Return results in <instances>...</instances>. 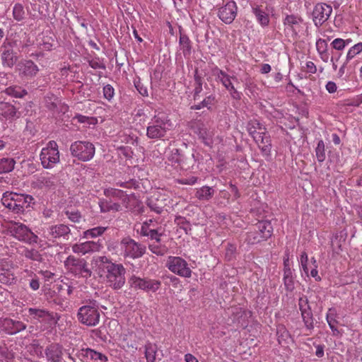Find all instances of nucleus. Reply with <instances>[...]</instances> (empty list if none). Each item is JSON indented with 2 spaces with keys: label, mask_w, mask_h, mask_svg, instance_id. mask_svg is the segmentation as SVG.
I'll list each match as a JSON object with an SVG mask.
<instances>
[{
  "label": "nucleus",
  "mask_w": 362,
  "mask_h": 362,
  "mask_svg": "<svg viewBox=\"0 0 362 362\" xmlns=\"http://www.w3.org/2000/svg\"><path fill=\"white\" fill-rule=\"evenodd\" d=\"M99 261L106 264L105 280L107 284L113 289H120L125 284L126 269L121 264H115L108 261L105 256L100 257Z\"/></svg>",
  "instance_id": "nucleus-1"
},
{
  "label": "nucleus",
  "mask_w": 362,
  "mask_h": 362,
  "mask_svg": "<svg viewBox=\"0 0 362 362\" xmlns=\"http://www.w3.org/2000/svg\"><path fill=\"white\" fill-rule=\"evenodd\" d=\"M32 200L33 197L30 195L12 192L4 193L1 198L3 205L17 214L23 212L29 206Z\"/></svg>",
  "instance_id": "nucleus-2"
},
{
  "label": "nucleus",
  "mask_w": 362,
  "mask_h": 362,
  "mask_svg": "<svg viewBox=\"0 0 362 362\" xmlns=\"http://www.w3.org/2000/svg\"><path fill=\"white\" fill-rule=\"evenodd\" d=\"M41 164L44 168H53L60 160V154L56 141H50L42 148L40 155Z\"/></svg>",
  "instance_id": "nucleus-3"
},
{
  "label": "nucleus",
  "mask_w": 362,
  "mask_h": 362,
  "mask_svg": "<svg viewBox=\"0 0 362 362\" xmlns=\"http://www.w3.org/2000/svg\"><path fill=\"white\" fill-rule=\"evenodd\" d=\"M171 127L172 124L166 117L156 116L147 127L146 135L150 139H160Z\"/></svg>",
  "instance_id": "nucleus-4"
},
{
  "label": "nucleus",
  "mask_w": 362,
  "mask_h": 362,
  "mask_svg": "<svg viewBox=\"0 0 362 362\" xmlns=\"http://www.w3.org/2000/svg\"><path fill=\"white\" fill-rule=\"evenodd\" d=\"M9 233L17 240L28 243L33 244L37 243L38 236L36 235L25 225L21 223H13L8 227Z\"/></svg>",
  "instance_id": "nucleus-5"
},
{
  "label": "nucleus",
  "mask_w": 362,
  "mask_h": 362,
  "mask_svg": "<svg viewBox=\"0 0 362 362\" xmlns=\"http://www.w3.org/2000/svg\"><path fill=\"white\" fill-rule=\"evenodd\" d=\"M66 270L77 277L88 278L91 275V271L88 268L84 259L69 256L64 261Z\"/></svg>",
  "instance_id": "nucleus-6"
},
{
  "label": "nucleus",
  "mask_w": 362,
  "mask_h": 362,
  "mask_svg": "<svg viewBox=\"0 0 362 362\" xmlns=\"http://www.w3.org/2000/svg\"><path fill=\"white\" fill-rule=\"evenodd\" d=\"M70 151L71 155L78 160L88 161L95 155V146L88 141H77L71 144Z\"/></svg>",
  "instance_id": "nucleus-7"
},
{
  "label": "nucleus",
  "mask_w": 362,
  "mask_h": 362,
  "mask_svg": "<svg viewBox=\"0 0 362 362\" xmlns=\"http://www.w3.org/2000/svg\"><path fill=\"white\" fill-rule=\"evenodd\" d=\"M104 194L108 198L120 201L123 206L127 209H132L138 203V199L134 194H127L122 189L107 188L104 190Z\"/></svg>",
  "instance_id": "nucleus-8"
},
{
  "label": "nucleus",
  "mask_w": 362,
  "mask_h": 362,
  "mask_svg": "<svg viewBox=\"0 0 362 362\" xmlns=\"http://www.w3.org/2000/svg\"><path fill=\"white\" fill-rule=\"evenodd\" d=\"M98 308L94 304L81 307L78 311V320L83 325L93 327L100 321Z\"/></svg>",
  "instance_id": "nucleus-9"
},
{
  "label": "nucleus",
  "mask_w": 362,
  "mask_h": 362,
  "mask_svg": "<svg viewBox=\"0 0 362 362\" xmlns=\"http://www.w3.org/2000/svg\"><path fill=\"white\" fill-rule=\"evenodd\" d=\"M119 247L120 255L132 259L141 257L146 250L144 246L138 244L134 240L129 238H124L119 243Z\"/></svg>",
  "instance_id": "nucleus-10"
},
{
  "label": "nucleus",
  "mask_w": 362,
  "mask_h": 362,
  "mask_svg": "<svg viewBox=\"0 0 362 362\" xmlns=\"http://www.w3.org/2000/svg\"><path fill=\"white\" fill-rule=\"evenodd\" d=\"M128 282L132 288L146 292H156L161 285V282L158 280L141 278L135 275H132Z\"/></svg>",
  "instance_id": "nucleus-11"
},
{
  "label": "nucleus",
  "mask_w": 362,
  "mask_h": 362,
  "mask_svg": "<svg viewBox=\"0 0 362 362\" xmlns=\"http://www.w3.org/2000/svg\"><path fill=\"white\" fill-rule=\"evenodd\" d=\"M166 267L171 272L182 277L189 278L192 276V270L187 262L180 257L170 256Z\"/></svg>",
  "instance_id": "nucleus-12"
},
{
  "label": "nucleus",
  "mask_w": 362,
  "mask_h": 362,
  "mask_svg": "<svg viewBox=\"0 0 362 362\" xmlns=\"http://www.w3.org/2000/svg\"><path fill=\"white\" fill-rule=\"evenodd\" d=\"M214 74L216 76L218 81L222 83L226 89L230 93L231 97L235 100H240L241 98L242 93L238 91L233 84V80L236 79L234 76H230L223 71L216 69L214 71Z\"/></svg>",
  "instance_id": "nucleus-13"
},
{
  "label": "nucleus",
  "mask_w": 362,
  "mask_h": 362,
  "mask_svg": "<svg viewBox=\"0 0 362 362\" xmlns=\"http://www.w3.org/2000/svg\"><path fill=\"white\" fill-rule=\"evenodd\" d=\"M332 12L331 6L326 4H317L313 11V20L317 27L322 25L327 21Z\"/></svg>",
  "instance_id": "nucleus-14"
},
{
  "label": "nucleus",
  "mask_w": 362,
  "mask_h": 362,
  "mask_svg": "<svg viewBox=\"0 0 362 362\" xmlns=\"http://www.w3.org/2000/svg\"><path fill=\"white\" fill-rule=\"evenodd\" d=\"M219 18L225 23H231L237 15V6L235 1H230L218 9Z\"/></svg>",
  "instance_id": "nucleus-15"
},
{
  "label": "nucleus",
  "mask_w": 362,
  "mask_h": 362,
  "mask_svg": "<svg viewBox=\"0 0 362 362\" xmlns=\"http://www.w3.org/2000/svg\"><path fill=\"white\" fill-rule=\"evenodd\" d=\"M17 69L19 76L23 78H31L35 77L38 71L39 68L31 60H22L17 64Z\"/></svg>",
  "instance_id": "nucleus-16"
},
{
  "label": "nucleus",
  "mask_w": 362,
  "mask_h": 362,
  "mask_svg": "<svg viewBox=\"0 0 362 362\" xmlns=\"http://www.w3.org/2000/svg\"><path fill=\"white\" fill-rule=\"evenodd\" d=\"M302 18L296 15H287L284 19V30L287 35L296 37L298 35Z\"/></svg>",
  "instance_id": "nucleus-17"
},
{
  "label": "nucleus",
  "mask_w": 362,
  "mask_h": 362,
  "mask_svg": "<svg viewBox=\"0 0 362 362\" xmlns=\"http://www.w3.org/2000/svg\"><path fill=\"white\" fill-rule=\"evenodd\" d=\"M12 262L8 259H2L0 262V282L4 284H11L15 280L13 273L9 270L12 268Z\"/></svg>",
  "instance_id": "nucleus-18"
},
{
  "label": "nucleus",
  "mask_w": 362,
  "mask_h": 362,
  "mask_svg": "<svg viewBox=\"0 0 362 362\" xmlns=\"http://www.w3.org/2000/svg\"><path fill=\"white\" fill-rule=\"evenodd\" d=\"M28 313L33 318L45 324L52 325L55 322L53 314L44 309L30 308Z\"/></svg>",
  "instance_id": "nucleus-19"
},
{
  "label": "nucleus",
  "mask_w": 362,
  "mask_h": 362,
  "mask_svg": "<svg viewBox=\"0 0 362 362\" xmlns=\"http://www.w3.org/2000/svg\"><path fill=\"white\" fill-rule=\"evenodd\" d=\"M99 242L86 241L80 244H75L72 246L74 253L86 255L88 252L99 251L101 248Z\"/></svg>",
  "instance_id": "nucleus-20"
},
{
  "label": "nucleus",
  "mask_w": 362,
  "mask_h": 362,
  "mask_svg": "<svg viewBox=\"0 0 362 362\" xmlns=\"http://www.w3.org/2000/svg\"><path fill=\"white\" fill-rule=\"evenodd\" d=\"M252 13L259 25L264 28L269 23V8L267 6L255 5L252 6Z\"/></svg>",
  "instance_id": "nucleus-21"
},
{
  "label": "nucleus",
  "mask_w": 362,
  "mask_h": 362,
  "mask_svg": "<svg viewBox=\"0 0 362 362\" xmlns=\"http://www.w3.org/2000/svg\"><path fill=\"white\" fill-rule=\"evenodd\" d=\"M259 139H254L255 143L257 144L260 149L262 154L264 156H269L271 155L272 150V142L270 136L267 134L266 132L262 133Z\"/></svg>",
  "instance_id": "nucleus-22"
},
{
  "label": "nucleus",
  "mask_w": 362,
  "mask_h": 362,
  "mask_svg": "<svg viewBox=\"0 0 362 362\" xmlns=\"http://www.w3.org/2000/svg\"><path fill=\"white\" fill-rule=\"evenodd\" d=\"M70 233V228L64 224H58L49 226L47 229V235L54 238H66Z\"/></svg>",
  "instance_id": "nucleus-23"
},
{
  "label": "nucleus",
  "mask_w": 362,
  "mask_h": 362,
  "mask_svg": "<svg viewBox=\"0 0 362 362\" xmlns=\"http://www.w3.org/2000/svg\"><path fill=\"white\" fill-rule=\"evenodd\" d=\"M247 131L253 139H259L260 134L266 132V128L257 119H252L247 124Z\"/></svg>",
  "instance_id": "nucleus-24"
},
{
  "label": "nucleus",
  "mask_w": 362,
  "mask_h": 362,
  "mask_svg": "<svg viewBox=\"0 0 362 362\" xmlns=\"http://www.w3.org/2000/svg\"><path fill=\"white\" fill-rule=\"evenodd\" d=\"M47 360L52 362H59L62 359V346L59 344H51L45 351Z\"/></svg>",
  "instance_id": "nucleus-25"
},
{
  "label": "nucleus",
  "mask_w": 362,
  "mask_h": 362,
  "mask_svg": "<svg viewBox=\"0 0 362 362\" xmlns=\"http://www.w3.org/2000/svg\"><path fill=\"white\" fill-rule=\"evenodd\" d=\"M305 267L306 269L304 267H300V270L303 271L307 277L310 275L316 281L321 280L320 276L318 275L317 261L314 257L311 258V264L309 262H307Z\"/></svg>",
  "instance_id": "nucleus-26"
},
{
  "label": "nucleus",
  "mask_w": 362,
  "mask_h": 362,
  "mask_svg": "<svg viewBox=\"0 0 362 362\" xmlns=\"http://www.w3.org/2000/svg\"><path fill=\"white\" fill-rule=\"evenodd\" d=\"M256 230L258 231L259 235L265 240L270 238L273 233V227L270 221H259L256 225Z\"/></svg>",
  "instance_id": "nucleus-27"
},
{
  "label": "nucleus",
  "mask_w": 362,
  "mask_h": 362,
  "mask_svg": "<svg viewBox=\"0 0 362 362\" xmlns=\"http://www.w3.org/2000/svg\"><path fill=\"white\" fill-rule=\"evenodd\" d=\"M316 49L320 55V59L324 62H327L329 59V55L327 51V43L325 40L319 38L316 41Z\"/></svg>",
  "instance_id": "nucleus-28"
},
{
  "label": "nucleus",
  "mask_w": 362,
  "mask_h": 362,
  "mask_svg": "<svg viewBox=\"0 0 362 362\" xmlns=\"http://www.w3.org/2000/svg\"><path fill=\"white\" fill-rule=\"evenodd\" d=\"M195 132L202 139V141L207 146H210L212 143V134L208 131L203 124H199L196 128Z\"/></svg>",
  "instance_id": "nucleus-29"
},
{
  "label": "nucleus",
  "mask_w": 362,
  "mask_h": 362,
  "mask_svg": "<svg viewBox=\"0 0 362 362\" xmlns=\"http://www.w3.org/2000/svg\"><path fill=\"white\" fill-rule=\"evenodd\" d=\"M54 176L41 175L37 177L35 185L39 188H51L55 182Z\"/></svg>",
  "instance_id": "nucleus-30"
},
{
  "label": "nucleus",
  "mask_w": 362,
  "mask_h": 362,
  "mask_svg": "<svg viewBox=\"0 0 362 362\" xmlns=\"http://www.w3.org/2000/svg\"><path fill=\"white\" fill-rule=\"evenodd\" d=\"M214 194V189L209 186H203L197 189L196 197L201 201H209Z\"/></svg>",
  "instance_id": "nucleus-31"
},
{
  "label": "nucleus",
  "mask_w": 362,
  "mask_h": 362,
  "mask_svg": "<svg viewBox=\"0 0 362 362\" xmlns=\"http://www.w3.org/2000/svg\"><path fill=\"white\" fill-rule=\"evenodd\" d=\"M100 211L102 212L109 211H118L121 210V205L118 203L113 202L112 201H108L106 199H102L99 202Z\"/></svg>",
  "instance_id": "nucleus-32"
},
{
  "label": "nucleus",
  "mask_w": 362,
  "mask_h": 362,
  "mask_svg": "<svg viewBox=\"0 0 362 362\" xmlns=\"http://www.w3.org/2000/svg\"><path fill=\"white\" fill-rule=\"evenodd\" d=\"M6 94L16 98H23L28 94V91L18 86H11L6 88Z\"/></svg>",
  "instance_id": "nucleus-33"
},
{
  "label": "nucleus",
  "mask_w": 362,
  "mask_h": 362,
  "mask_svg": "<svg viewBox=\"0 0 362 362\" xmlns=\"http://www.w3.org/2000/svg\"><path fill=\"white\" fill-rule=\"evenodd\" d=\"M144 349L146 361L155 362L158 350L157 346L153 343L147 342L144 346Z\"/></svg>",
  "instance_id": "nucleus-34"
},
{
  "label": "nucleus",
  "mask_w": 362,
  "mask_h": 362,
  "mask_svg": "<svg viewBox=\"0 0 362 362\" xmlns=\"http://www.w3.org/2000/svg\"><path fill=\"white\" fill-rule=\"evenodd\" d=\"M284 284L288 291H293L295 288L293 272L291 269H286L284 272Z\"/></svg>",
  "instance_id": "nucleus-35"
},
{
  "label": "nucleus",
  "mask_w": 362,
  "mask_h": 362,
  "mask_svg": "<svg viewBox=\"0 0 362 362\" xmlns=\"http://www.w3.org/2000/svg\"><path fill=\"white\" fill-rule=\"evenodd\" d=\"M81 354L88 358L92 359V360H100L103 362H105L107 361V358L104 354L97 352L91 349H82Z\"/></svg>",
  "instance_id": "nucleus-36"
},
{
  "label": "nucleus",
  "mask_w": 362,
  "mask_h": 362,
  "mask_svg": "<svg viewBox=\"0 0 362 362\" xmlns=\"http://www.w3.org/2000/svg\"><path fill=\"white\" fill-rule=\"evenodd\" d=\"M12 16L16 21L19 22L24 20L25 18L24 6L20 3L15 4L12 10Z\"/></svg>",
  "instance_id": "nucleus-37"
},
{
  "label": "nucleus",
  "mask_w": 362,
  "mask_h": 362,
  "mask_svg": "<svg viewBox=\"0 0 362 362\" xmlns=\"http://www.w3.org/2000/svg\"><path fill=\"white\" fill-rule=\"evenodd\" d=\"M362 52V42H358L351 46L347 51L346 54V62H351L356 56Z\"/></svg>",
  "instance_id": "nucleus-38"
},
{
  "label": "nucleus",
  "mask_w": 362,
  "mask_h": 362,
  "mask_svg": "<svg viewBox=\"0 0 362 362\" xmlns=\"http://www.w3.org/2000/svg\"><path fill=\"white\" fill-rule=\"evenodd\" d=\"M107 230L106 227L98 226L83 232V238H94L103 235Z\"/></svg>",
  "instance_id": "nucleus-39"
},
{
  "label": "nucleus",
  "mask_w": 362,
  "mask_h": 362,
  "mask_svg": "<svg viewBox=\"0 0 362 362\" xmlns=\"http://www.w3.org/2000/svg\"><path fill=\"white\" fill-rule=\"evenodd\" d=\"M15 165V160L13 158H2L0 160V173L11 172Z\"/></svg>",
  "instance_id": "nucleus-40"
},
{
  "label": "nucleus",
  "mask_w": 362,
  "mask_h": 362,
  "mask_svg": "<svg viewBox=\"0 0 362 362\" xmlns=\"http://www.w3.org/2000/svg\"><path fill=\"white\" fill-rule=\"evenodd\" d=\"M236 314L233 317V321L240 324V326H246V318L247 317V313L243 310L241 308H236Z\"/></svg>",
  "instance_id": "nucleus-41"
},
{
  "label": "nucleus",
  "mask_w": 362,
  "mask_h": 362,
  "mask_svg": "<svg viewBox=\"0 0 362 362\" xmlns=\"http://www.w3.org/2000/svg\"><path fill=\"white\" fill-rule=\"evenodd\" d=\"M301 317L307 329L311 330L314 327L313 317L311 310L302 312Z\"/></svg>",
  "instance_id": "nucleus-42"
},
{
  "label": "nucleus",
  "mask_w": 362,
  "mask_h": 362,
  "mask_svg": "<svg viewBox=\"0 0 362 362\" xmlns=\"http://www.w3.org/2000/svg\"><path fill=\"white\" fill-rule=\"evenodd\" d=\"M148 206L151 209V211L156 212V214H160L164 208L163 200L157 199L156 202L152 199H149L148 200Z\"/></svg>",
  "instance_id": "nucleus-43"
},
{
  "label": "nucleus",
  "mask_w": 362,
  "mask_h": 362,
  "mask_svg": "<svg viewBox=\"0 0 362 362\" xmlns=\"http://www.w3.org/2000/svg\"><path fill=\"white\" fill-rule=\"evenodd\" d=\"M262 240H264L263 238L259 235L258 231L255 229V231H250L247 233V237L245 238V241L247 242L248 244H255L259 243Z\"/></svg>",
  "instance_id": "nucleus-44"
},
{
  "label": "nucleus",
  "mask_w": 362,
  "mask_h": 362,
  "mask_svg": "<svg viewBox=\"0 0 362 362\" xmlns=\"http://www.w3.org/2000/svg\"><path fill=\"white\" fill-rule=\"evenodd\" d=\"M49 235L45 236V239L39 238L37 240V242L35 243L37 244V246L42 249L45 250L46 248L52 247L54 245V240L51 238H48Z\"/></svg>",
  "instance_id": "nucleus-45"
},
{
  "label": "nucleus",
  "mask_w": 362,
  "mask_h": 362,
  "mask_svg": "<svg viewBox=\"0 0 362 362\" xmlns=\"http://www.w3.org/2000/svg\"><path fill=\"white\" fill-rule=\"evenodd\" d=\"M315 153H316V156H317V160L319 162L324 161V160L325 158V145H324L323 141L320 140L317 143V146L315 149Z\"/></svg>",
  "instance_id": "nucleus-46"
},
{
  "label": "nucleus",
  "mask_w": 362,
  "mask_h": 362,
  "mask_svg": "<svg viewBox=\"0 0 362 362\" xmlns=\"http://www.w3.org/2000/svg\"><path fill=\"white\" fill-rule=\"evenodd\" d=\"M24 255L26 258L34 260V261H40L41 259L40 254L35 250H25Z\"/></svg>",
  "instance_id": "nucleus-47"
},
{
  "label": "nucleus",
  "mask_w": 362,
  "mask_h": 362,
  "mask_svg": "<svg viewBox=\"0 0 362 362\" xmlns=\"http://www.w3.org/2000/svg\"><path fill=\"white\" fill-rule=\"evenodd\" d=\"M115 95V89L114 88L110 85H105L103 87V96L105 99L110 101Z\"/></svg>",
  "instance_id": "nucleus-48"
},
{
  "label": "nucleus",
  "mask_w": 362,
  "mask_h": 362,
  "mask_svg": "<svg viewBox=\"0 0 362 362\" xmlns=\"http://www.w3.org/2000/svg\"><path fill=\"white\" fill-rule=\"evenodd\" d=\"M298 305L300 313L311 310L308 300L305 296L299 298Z\"/></svg>",
  "instance_id": "nucleus-49"
},
{
  "label": "nucleus",
  "mask_w": 362,
  "mask_h": 362,
  "mask_svg": "<svg viewBox=\"0 0 362 362\" xmlns=\"http://www.w3.org/2000/svg\"><path fill=\"white\" fill-rule=\"evenodd\" d=\"M331 46L333 49L338 50V51H342L346 47H345V42L344 41V39L341 38H336L331 42Z\"/></svg>",
  "instance_id": "nucleus-50"
},
{
  "label": "nucleus",
  "mask_w": 362,
  "mask_h": 362,
  "mask_svg": "<svg viewBox=\"0 0 362 362\" xmlns=\"http://www.w3.org/2000/svg\"><path fill=\"white\" fill-rule=\"evenodd\" d=\"M214 100V97L210 95V96L207 97L206 98H205L199 105L192 106V108L194 109V110H200L201 108H202L204 107H208L210 105H211L213 103Z\"/></svg>",
  "instance_id": "nucleus-51"
},
{
  "label": "nucleus",
  "mask_w": 362,
  "mask_h": 362,
  "mask_svg": "<svg viewBox=\"0 0 362 362\" xmlns=\"http://www.w3.org/2000/svg\"><path fill=\"white\" fill-rule=\"evenodd\" d=\"M337 317V311L334 308H332L328 310V312L326 315V320L327 323H337L336 320Z\"/></svg>",
  "instance_id": "nucleus-52"
},
{
  "label": "nucleus",
  "mask_w": 362,
  "mask_h": 362,
  "mask_svg": "<svg viewBox=\"0 0 362 362\" xmlns=\"http://www.w3.org/2000/svg\"><path fill=\"white\" fill-rule=\"evenodd\" d=\"M197 182V177L191 176L188 178H180L177 180V182L182 185H193Z\"/></svg>",
  "instance_id": "nucleus-53"
},
{
  "label": "nucleus",
  "mask_w": 362,
  "mask_h": 362,
  "mask_svg": "<svg viewBox=\"0 0 362 362\" xmlns=\"http://www.w3.org/2000/svg\"><path fill=\"white\" fill-rule=\"evenodd\" d=\"M179 42L183 49L189 51L190 49L189 40L187 36L185 35H180Z\"/></svg>",
  "instance_id": "nucleus-54"
},
{
  "label": "nucleus",
  "mask_w": 362,
  "mask_h": 362,
  "mask_svg": "<svg viewBox=\"0 0 362 362\" xmlns=\"http://www.w3.org/2000/svg\"><path fill=\"white\" fill-rule=\"evenodd\" d=\"M153 223V221L150 219L148 221H146L143 223V225L141 227V234L144 236H148L149 235V230H152L153 228H149V224Z\"/></svg>",
  "instance_id": "nucleus-55"
},
{
  "label": "nucleus",
  "mask_w": 362,
  "mask_h": 362,
  "mask_svg": "<svg viewBox=\"0 0 362 362\" xmlns=\"http://www.w3.org/2000/svg\"><path fill=\"white\" fill-rule=\"evenodd\" d=\"M235 250H236V247L235 245H228L227 248H226V257L228 259H231V258L233 257V255L235 254Z\"/></svg>",
  "instance_id": "nucleus-56"
},
{
  "label": "nucleus",
  "mask_w": 362,
  "mask_h": 362,
  "mask_svg": "<svg viewBox=\"0 0 362 362\" xmlns=\"http://www.w3.org/2000/svg\"><path fill=\"white\" fill-rule=\"evenodd\" d=\"M89 65L94 69H103V64L98 59H91L89 61Z\"/></svg>",
  "instance_id": "nucleus-57"
},
{
  "label": "nucleus",
  "mask_w": 362,
  "mask_h": 362,
  "mask_svg": "<svg viewBox=\"0 0 362 362\" xmlns=\"http://www.w3.org/2000/svg\"><path fill=\"white\" fill-rule=\"evenodd\" d=\"M116 185L123 188L130 189L135 185V181L131 180L127 182H117Z\"/></svg>",
  "instance_id": "nucleus-58"
},
{
  "label": "nucleus",
  "mask_w": 362,
  "mask_h": 362,
  "mask_svg": "<svg viewBox=\"0 0 362 362\" xmlns=\"http://www.w3.org/2000/svg\"><path fill=\"white\" fill-rule=\"evenodd\" d=\"M327 91L329 93H334L337 91V86L333 81H328L325 86Z\"/></svg>",
  "instance_id": "nucleus-59"
},
{
  "label": "nucleus",
  "mask_w": 362,
  "mask_h": 362,
  "mask_svg": "<svg viewBox=\"0 0 362 362\" xmlns=\"http://www.w3.org/2000/svg\"><path fill=\"white\" fill-rule=\"evenodd\" d=\"M308 262V257L305 252H303L300 254L299 259V264L300 267H304L306 269L305 264Z\"/></svg>",
  "instance_id": "nucleus-60"
},
{
  "label": "nucleus",
  "mask_w": 362,
  "mask_h": 362,
  "mask_svg": "<svg viewBox=\"0 0 362 362\" xmlns=\"http://www.w3.org/2000/svg\"><path fill=\"white\" fill-rule=\"evenodd\" d=\"M139 93L143 96H148V89L146 87L141 84L135 85Z\"/></svg>",
  "instance_id": "nucleus-61"
},
{
  "label": "nucleus",
  "mask_w": 362,
  "mask_h": 362,
  "mask_svg": "<svg viewBox=\"0 0 362 362\" xmlns=\"http://www.w3.org/2000/svg\"><path fill=\"white\" fill-rule=\"evenodd\" d=\"M148 237H150L152 240H156L157 242L160 240V235L157 230L153 228L152 230H149Z\"/></svg>",
  "instance_id": "nucleus-62"
},
{
  "label": "nucleus",
  "mask_w": 362,
  "mask_h": 362,
  "mask_svg": "<svg viewBox=\"0 0 362 362\" xmlns=\"http://www.w3.org/2000/svg\"><path fill=\"white\" fill-rule=\"evenodd\" d=\"M30 287L33 290V291H37L39 288H40V282H39V280L37 279H33L30 281Z\"/></svg>",
  "instance_id": "nucleus-63"
},
{
  "label": "nucleus",
  "mask_w": 362,
  "mask_h": 362,
  "mask_svg": "<svg viewBox=\"0 0 362 362\" xmlns=\"http://www.w3.org/2000/svg\"><path fill=\"white\" fill-rule=\"evenodd\" d=\"M185 362H199L195 356H194L191 354H187L185 355Z\"/></svg>",
  "instance_id": "nucleus-64"
}]
</instances>
